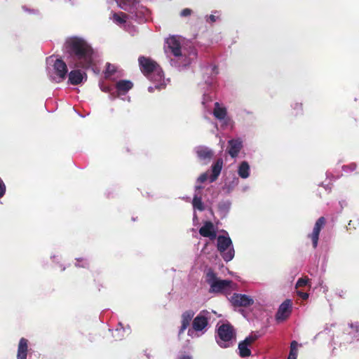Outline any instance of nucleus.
<instances>
[{
	"mask_svg": "<svg viewBox=\"0 0 359 359\" xmlns=\"http://www.w3.org/2000/svg\"><path fill=\"white\" fill-rule=\"evenodd\" d=\"M65 46L71 57L69 65L74 69L68 74V82L72 85L81 84L87 80L85 70L90 69L93 65V49L84 39L78 36L68 38Z\"/></svg>",
	"mask_w": 359,
	"mask_h": 359,
	"instance_id": "nucleus-1",
	"label": "nucleus"
},
{
	"mask_svg": "<svg viewBox=\"0 0 359 359\" xmlns=\"http://www.w3.org/2000/svg\"><path fill=\"white\" fill-rule=\"evenodd\" d=\"M183 39L177 36H172L165 39L164 50L172 66L181 68L188 66L195 57L194 53H188L187 49L182 48Z\"/></svg>",
	"mask_w": 359,
	"mask_h": 359,
	"instance_id": "nucleus-2",
	"label": "nucleus"
},
{
	"mask_svg": "<svg viewBox=\"0 0 359 359\" xmlns=\"http://www.w3.org/2000/svg\"><path fill=\"white\" fill-rule=\"evenodd\" d=\"M139 65L142 72L154 83V86H149L148 90L153 92L154 89L161 90L165 87L168 79H165L162 69L153 60L140 57L138 59Z\"/></svg>",
	"mask_w": 359,
	"mask_h": 359,
	"instance_id": "nucleus-3",
	"label": "nucleus"
},
{
	"mask_svg": "<svg viewBox=\"0 0 359 359\" xmlns=\"http://www.w3.org/2000/svg\"><path fill=\"white\" fill-rule=\"evenodd\" d=\"M117 6L130 13L131 18L142 22L148 15V9L140 4L139 0H114Z\"/></svg>",
	"mask_w": 359,
	"mask_h": 359,
	"instance_id": "nucleus-4",
	"label": "nucleus"
},
{
	"mask_svg": "<svg viewBox=\"0 0 359 359\" xmlns=\"http://www.w3.org/2000/svg\"><path fill=\"white\" fill-rule=\"evenodd\" d=\"M212 313L215 312L207 310L201 311L193 320L192 328L189 329L188 335L191 337H198L203 334L208 330L209 320L211 319Z\"/></svg>",
	"mask_w": 359,
	"mask_h": 359,
	"instance_id": "nucleus-5",
	"label": "nucleus"
},
{
	"mask_svg": "<svg viewBox=\"0 0 359 359\" xmlns=\"http://www.w3.org/2000/svg\"><path fill=\"white\" fill-rule=\"evenodd\" d=\"M206 279L210 285V292H211L227 294L234 289V284L232 281L218 279L211 271L207 273Z\"/></svg>",
	"mask_w": 359,
	"mask_h": 359,
	"instance_id": "nucleus-6",
	"label": "nucleus"
},
{
	"mask_svg": "<svg viewBox=\"0 0 359 359\" xmlns=\"http://www.w3.org/2000/svg\"><path fill=\"white\" fill-rule=\"evenodd\" d=\"M217 247L225 262H228L233 259L235 250L232 241L228 235L217 236Z\"/></svg>",
	"mask_w": 359,
	"mask_h": 359,
	"instance_id": "nucleus-7",
	"label": "nucleus"
},
{
	"mask_svg": "<svg viewBox=\"0 0 359 359\" xmlns=\"http://www.w3.org/2000/svg\"><path fill=\"white\" fill-rule=\"evenodd\" d=\"M217 335V341L219 346L227 348L233 344L235 333L229 324H223L218 327Z\"/></svg>",
	"mask_w": 359,
	"mask_h": 359,
	"instance_id": "nucleus-8",
	"label": "nucleus"
},
{
	"mask_svg": "<svg viewBox=\"0 0 359 359\" xmlns=\"http://www.w3.org/2000/svg\"><path fill=\"white\" fill-rule=\"evenodd\" d=\"M54 73L50 75V78L56 83H60L64 81L67 74V67L66 63L60 59H56L53 63Z\"/></svg>",
	"mask_w": 359,
	"mask_h": 359,
	"instance_id": "nucleus-9",
	"label": "nucleus"
},
{
	"mask_svg": "<svg viewBox=\"0 0 359 359\" xmlns=\"http://www.w3.org/2000/svg\"><path fill=\"white\" fill-rule=\"evenodd\" d=\"M292 302L290 299L284 301L279 306L276 319L278 322H282L287 319L291 313Z\"/></svg>",
	"mask_w": 359,
	"mask_h": 359,
	"instance_id": "nucleus-10",
	"label": "nucleus"
},
{
	"mask_svg": "<svg viewBox=\"0 0 359 359\" xmlns=\"http://www.w3.org/2000/svg\"><path fill=\"white\" fill-rule=\"evenodd\" d=\"M231 303L235 306H248L253 304L254 300L245 294H233L230 298Z\"/></svg>",
	"mask_w": 359,
	"mask_h": 359,
	"instance_id": "nucleus-11",
	"label": "nucleus"
},
{
	"mask_svg": "<svg viewBox=\"0 0 359 359\" xmlns=\"http://www.w3.org/2000/svg\"><path fill=\"white\" fill-rule=\"evenodd\" d=\"M325 224V219L324 217H320L316 222L313 231L309 236L311 238L313 243V246L316 248L318 246L319 234L321 229L323 228Z\"/></svg>",
	"mask_w": 359,
	"mask_h": 359,
	"instance_id": "nucleus-12",
	"label": "nucleus"
},
{
	"mask_svg": "<svg viewBox=\"0 0 359 359\" xmlns=\"http://www.w3.org/2000/svg\"><path fill=\"white\" fill-rule=\"evenodd\" d=\"M109 19L116 25L129 31L128 28V15L126 13L123 12L112 13Z\"/></svg>",
	"mask_w": 359,
	"mask_h": 359,
	"instance_id": "nucleus-13",
	"label": "nucleus"
},
{
	"mask_svg": "<svg viewBox=\"0 0 359 359\" xmlns=\"http://www.w3.org/2000/svg\"><path fill=\"white\" fill-rule=\"evenodd\" d=\"M200 234L203 237L214 240L217 237V229L211 222H205L199 229Z\"/></svg>",
	"mask_w": 359,
	"mask_h": 359,
	"instance_id": "nucleus-14",
	"label": "nucleus"
},
{
	"mask_svg": "<svg viewBox=\"0 0 359 359\" xmlns=\"http://www.w3.org/2000/svg\"><path fill=\"white\" fill-rule=\"evenodd\" d=\"M255 340L254 337H246L245 339L238 344L239 355L241 357L249 356L251 353L250 346Z\"/></svg>",
	"mask_w": 359,
	"mask_h": 359,
	"instance_id": "nucleus-15",
	"label": "nucleus"
},
{
	"mask_svg": "<svg viewBox=\"0 0 359 359\" xmlns=\"http://www.w3.org/2000/svg\"><path fill=\"white\" fill-rule=\"evenodd\" d=\"M133 86V83L128 80H120L116 83V97L124 95L128 92Z\"/></svg>",
	"mask_w": 359,
	"mask_h": 359,
	"instance_id": "nucleus-16",
	"label": "nucleus"
},
{
	"mask_svg": "<svg viewBox=\"0 0 359 359\" xmlns=\"http://www.w3.org/2000/svg\"><path fill=\"white\" fill-rule=\"evenodd\" d=\"M195 313L192 310L184 311L182 315V325L179 330V334H181L189 327L191 320L193 319Z\"/></svg>",
	"mask_w": 359,
	"mask_h": 359,
	"instance_id": "nucleus-17",
	"label": "nucleus"
},
{
	"mask_svg": "<svg viewBox=\"0 0 359 359\" xmlns=\"http://www.w3.org/2000/svg\"><path fill=\"white\" fill-rule=\"evenodd\" d=\"M243 147L242 141L240 139H235L229 141V154L232 158L238 156Z\"/></svg>",
	"mask_w": 359,
	"mask_h": 359,
	"instance_id": "nucleus-18",
	"label": "nucleus"
},
{
	"mask_svg": "<svg viewBox=\"0 0 359 359\" xmlns=\"http://www.w3.org/2000/svg\"><path fill=\"white\" fill-rule=\"evenodd\" d=\"M196 152L198 157L202 161H209L213 156L212 151L206 147L200 146L196 147Z\"/></svg>",
	"mask_w": 359,
	"mask_h": 359,
	"instance_id": "nucleus-19",
	"label": "nucleus"
},
{
	"mask_svg": "<svg viewBox=\"0 0 359 359\" xmlns=\"http://www.w3.org/2000/svg\"><path fill=\"white\" fill-rule=\"evenodd\" d=\"M28 351V341L25 339H20L18 348L17 358L27 359Z\"/></svg>",
	"mask_w": 359,
	"mask_h": 359,
	"instance_id": "nucleus-20",
	"label": "nucleus"
},
{
	"mask_svg": "<svg viewBox=\"0 0 359 359\" xmlns=\"http://www.w3.org/2000/svg\"><path fill=\"white\" fill-rule=\"evenodd\" d=\"M223 166V161L222 159H218L212 165V174L210 177V182H212L218 177L219 175L221 170Z\"/></svg>",
	"mask_w": 359,
	"mask_h": 359,
	"instance_id": "nucleus-21",
	"label": "nucleus"
},
{
	"mask_svg": "<svg viewBox=\"0 0 359 359\" xmlns=\"http://www.w3.org/2000/svg\"><path fill=\"white\" fill-rule=\"evenodd\" d=\"M238 175L243 179H247L250 176V167L247 161H242L238 167Z\"/></svg>",
	"mask_w": 359,
	"mask_h": 359,
	"instance_id": "nucleus-22",
	"label": "nucleus"
},
{
	"mask_svg": "<svg viewBox=\"0 0 359 359\" xmlns=\"http://www.w3.org/2000/svg\"><path fill=\"white\" fill-rule=\"evenodd\" d=\"M213 114L217 119L224 121L226 116V109L221 106L218 102L215 104Z\"/></svg>",
	"mask_w": 359,
	"mask_h": 359,
	"instance_id": "nucleus-23",
	"label": "nucleus"
},
{
	"mask_svg": "<svg viewBox=\"0 0 359 359\" xmlns=\"http://www.w3.org/2000/svg\"><path fill=\"white\" fill-rule=\"evenodd\" d=\"M192 205L194 210H198L202 211L204 210V205L202 202L201 196H198L197 194L194 195V197L192 201Z\"/></svg>",
	"mask_w": 359,
	"mask_h": 359,
	"instance_id": "nucleus-24",
	"label": "nucleus"
},
{
	"mask_svg": "<svg viewBox=\"0 0 359 359\" xmlns=\"http://www.w3.org/2000/svg\"><path fill=\"white\" fill-rule=\"evenodd\" d=\"M100 90L104 93H109V98L111 100H114L116 97L115 93H111L112 88L109 86H107L103 83H100Z\"/></svg>",
	"mask_w": 359,
	"mask_h": 359,
	"instance_id": "nucleus-25",
	"label": "nucleus"
},
{
	"mask_svg": "<svg viewBox=\"0 0 359 359\" xmlns=\"http://www.w3.org/2000/svg\"><path fill=\"white\" fill-rule=\"evenodd\" d=\"M116 67L114 65L107 63V69L104 72L105 77L107 79H114V78H112V76L116 72Z\"/></svg>",
	"mask_w": 359,
	"mask_h": 359,
	"instance_id": "nucleus-26",
	"label": "nucleus"
},
{
	"mask_svg": "<svg viewBox=\"0 0 359 359\" xmlns=\"http://www.w3.org/2000/svg\"><path fill=\"white\" fill-rule=\"evenodd\" d=\"M297 342L292 341L290 345V351L288 358H297Z\"/></svg>",
	"mask_w": 359,
	"mask_h": 359,
	"instance_id": "nucleus-27",
	"label": "nucleus"
},
{
	"mask_svg": "<svg viewBox=\"0 0 359 359\" xmlns=\"http://www.w3.org/2000/svg\"><path fill=\"white\" fill-rule=\"evenodd\" d=\"M349 327L351 329L349 334H353L355 337H357L359 332V323L357 322L351 323Z\"/></svg>",
	"mask_w": 359,
	"mask_h": 359,
	"instance_id": "nucleus-28",
	"label": "nucleus"
},
{
	"mask_svg": "<svg viewBox=\"0 0 359 359\" xmlns=\"http://www.w3.org/2000/svg\"><path fill=\"white\" fill-rule=\"evenodd\" d=\"M309 279L308 278H299L296 283V287H301L306 286V285H309Z\"/></svg>",
	"mask_w": 359,
	"mask_h": 359,
	"instance_id": "nucleus-29",
	"label": "nucleus"
},
{
	"mask_svg": "<svg viewBox=\"0 0 359 359\" xmlns=\"http://www.w3.org/2000/svg\"><path fill=\"white\" fill-rule=\"evenodd\" d=\"M124 332V329L121 327V328L116 329L113 332V336L116 339H121L123 337L122 333Z\"/></svg>",
	"mask_w": 359,
	"mask_h": 359,
	"instance_id": "nucleus-30",
	"label": "nucleus"
},
{
	"mask_svg": "<svg viewBox=\"0 0 359 359\" xmlns=\"http://www.w3.org/2000/svg\"><path fill=\"white\" fill-rule=\"evenodd\" d=\"M6 191V186L2 181V180L0 178V198H1Z\"/></svg>",
	"mask_w": 359,
	"mask_h": 359,
	"instance_id": "nucleus-31",
	"label": "nucleus"
},
{
	"mask_svg": "<svg viewBox=\"0 0 359 359\" xmlns=\"http://www.w3.org/2000/svg\"><path fill=\"white\" fill-rule=\"evenodd\" d=\"M219 18V15H215V14H211L209 16H207L206 21L208 22H215Z\"/></svg>",
	"mask_w": 359,
	"mask_h": 359,
	"instance_id": "nucleus-32",
	"label": "nucleus"
},
{
	"mask_svg": "<svg viewBox=\"0 0 359 359\" xmlns=\"http://www.w3.org/2000/svg\"><path fill=\"white\" fill-rule=\"evenodd\" d=\"M208 174L207 172H205V173H203L202 175H201L198 178V182H204L205 181H206L208 180Z\"/></svg>",
	"mask_w": 359,
	"mask_h": 359,
	"instance_id": "nucleus-33",
	"label": "nucleus"
},
{
	"mask_svg": "<svg viewBox=\"0 0 359 359\" xmlns=\"http://www.w3.org/2000/svg\"><path fill=\"white\" fill-rule=\"evenodd\" d=\"M191 14V10L189 8H184L181 11L180 15L182 17H187Z\"/></svg>",
	"mask_w": 359,
	"mask_h": 359,
	"instance_id": "nucleus-34",
	"label": "nucleus"
},
{
	"mask_svg": "<svg viewBox=\"0 0 359 359\" xmlns=\"http://www.w3.org/2000/svg\"><path fill=\"white\" fill-rule=\"evenodd\" d=\"M297 294L304 300L309 298V294L306 292L297 291Z\"/></svg>",
	"mask_w": 359,
	"mask_h": 359,
	"instance_id": "nucleus-35",
	"label": "nucleus"
},
{
	"mask_svg": "<svg viewBox=\"0 0 359 359\" xmlns=\"http://www.w3.org/2000/svg\"><path fill=\"white\" fill-rule=\"evenodd\" d=\"M219 208H224V209L228 210L230 208V203H229V202L224 203L223 204L219 205Z\"/></svg>",
	"mask_w": 359,
	"mask_h": 359,
	"instance_id": "nucleus-36",
	"label": "nucleus"
},
{
	"mask_svg": "<svg viewBox=\"0 0 359 359\" xmlns=\"http://www.w3.org/2000/svg\"><path fill=\"white\" fill-rule=\"evenodd\" d=\"M179 359H192V357L190 355L182 354L179 356Z\"/></svg>",
	"mask_w": 359,
	"mask_h": 359,
	"instance_id": "nucleus-37",
	"label": "nucleus"
},
{
	"mask_svg": "<svg viewBox=\"0 0 359 359\" xmlns=\"http://www.w3.org/2000/svg\"><path fill=\"white\" fill-rule=\"evenodd\" d=\"M53 62V57H50L47 60V62H48V63H50V62Z\"/></svg>",
	"mask_w": 359,
	"mask_h": 359,
	"instance_id": "nucleus-38",
	"label": "nucleus"
},
{
	"mask_svg": "<svg viewBox=\"0 0 359 359\" xmlns=\"http://www.w3.org/2000/svg\"><path fill=\"white\" fill-rule=\"evenodd\" d=\"M351 170H354L355 169V165H354V164L351 165Z\"/></svg>",
	"mask_w": 359,
	"mask_h": 359,
	"instance_id": "nucleus-39",
	"label": "nucleus"
},
{
	"mask_svg": "<svg viewBox=\"0 0 359 359\" xmlns=\"http://www.w3.org/2000/svg\"><path fill=\"white\" fill-rule=\"evenodd\" d=\"M87 265H88L87 262H86V261H84V262H83V264L81 265V266L85 267V266H87Z\"/></svg>",
	"mask_w": 359,
	"mask_h": 359,
	"instance_id": "nucleus-40",
	"label": "nucleus"
},
{
	"mask_svg": "<svg viewBox=\"0 0 359 359\" xmlns=\"http://www.w3.org/2000/svg\"><path fill=\"white\" fill-rule=\"evenodd\" d=\"M201 187L199 186H196V191H197L198 189H200Z\"/></svg>",
	"mask_w": 359,
	"mask_h": 359,
	"instance_id": "nucleus-41",
	"label": "nucleus"
},
{
	"mask_svg": "<svg viewBox=\"0 0 359 359\" xmlns=\"http://www.w3.org/2000/svg\"><path fill=\"white\" fill-rule=\"evenodd\" d=\"M196 219H197L196 215L194 214V221H195Z\"/></svg>",
	"mask_w": 359,
	"mask_h": 359,
	"instance_id": "nucleus-42",
	"label": "nucleus"
},
{
	"mask_svg": "<svg viewBox=\"0 0 359 359\" xmlns=\"http://www.w3.org/2000/svg\"><path fill=\"white\" fill-rule=\"evenodd\" d=\"M203 102V104H205V97L203 98V102Z\"/></svg>",
	"mask_w": 359,
	"mask_h": 359,
	"instance_id": "nucleus-43",
	"label": "nucleus"
},
{
	"mask_svg": "<svg viewBox=\"0 0 359 359\" xmlns=\"http://www.w3.org/2000/svg\"><path fill=\"white\" fill-rule=\"evenodd\" d=\"M287 359H297V358H288Z\"/></svg>",
	"mask_w": 359,
	"mask_h": 359,
	"instance_id": "nucleus-44",
	"label": "nucleus"
}]
</instances>
